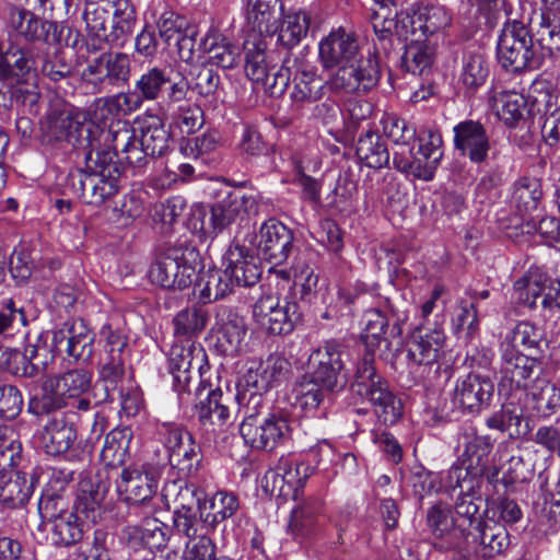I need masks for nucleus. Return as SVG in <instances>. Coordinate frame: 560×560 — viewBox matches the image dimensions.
Listing matches in <instances>:
<instances>
[{
	"label": "nucleus",
	"mask_w": 560,
	"mask_h": 560,
	"mask_svg": "<svg viewBox=\"0 0 560 560\" xmlns=\"http://www.w3.org/2000/svg\"><path fill=\"white\" fill-rule=\"evenodd\" d=\"M319 61L330 73L349 72L353 81L350 92H369L381 78L378 60L375 56H360L359 43L354 34L343 27L332 30L319 42Z\"/></svg>",
	"instance_id": "nucleus-1"
},
{
	"label": "nucleus",
	"mask_w": 560,
	"mask_h": 560,
	"mask_svg": "<svg viewBox=\"0 0 560 560\" xmlns=\"http://www.w3.org/2000/svg\"><path fill=\"white\" fill-rule=\"evenodd\" d=\"M223 269L207 270L196 283L199 300L211 303L230 294L235 287L254 285L261 270L256 258L240 245L231 246L222 258Z\"/></svg>",
	"instance_id": "nucleus-2"
},
{
	"label": "nucleus",
	"mask_w": 560,
	"mask_h": 560,
	"mask_svg": "<svg viewBox=\"0 0 560 560\" xmlns=\"http://www.w3.org/2000/svg\"><path fill=\"white\" fill-rule=\"evenodd\" d=\"M118 154L109 142L100 149L88 151L85 168L70 174L73 191L88 205L102 206L118 192L120 168L114 161Z\"/></svg>",
	"instance_id": "nucleus-3"
},
{
	"label": "nucleus",
	"mask_w": 560,
	"mask_h": 560,
	"mask_svg": "<svg viewBox=\"0 0 560 560\" xmlns=\"http://www.w3.org/2000/svg\"><path fill=\"white\" fill-rule=\"evenodd\" d=\"M108 132L112 149L131 166H141L147 156H161L168 149L170 133L158 116L145 117L139 132L126 124H117Z\"/></svg>",
	"instance_id": "nucleus-4"
},
{
	"label": "nucleus",
	"mask_w": 560,
	"mask_h": 560,
	"mask_svg": "<svg viewBox=\"0 0 560 560\" xmlns=\"http://www.w3.org/2000/svg\"><path fill=\"white\" fill-rule=\"evenodd\" d=\"M90 110L80 108L54 110L43 122V131L49 141L67 142L88 151L100 149L109 142L110 132L106 124L92 118Z\"/></svg>",
	"instance_id": "nucleus-5"
},
{
	"label": "nucleus",
	"mask_w": 560,
	"mask_h": 560,
	"mask_svg": "<svg viewBox=\"0 0 560 560\" xmlns=\"http://www.w3.org/2000/svg\"><path fill=\"white\" fill-rule=\"evenodd\" d=\"M349 72L329 73L326 80L317 75L311 66H299L293 77L291 98L298 104H311L326 97L325 102L316 107L317 115L324 119L336 116L337 97L342 94H352L353 84Z\"/></svg>",
	"instance_id": "nucleus-6"
},
{
	"label": "nucleus",
	"mask_w": 560,
	"mask_h": 560,
	"mask_svg": "<svg viewBox=\"0 0 560 560\" xmlns=\"http://www.w3.org/2000/svg\"><path fill=\"white\" fill-rule=\"evenodd\" d=\"M83 19L95 49L131 33L136 14L128 0H86Z\"/></svg>",
	"instance_id": "nucleus-7"
},
{
	"label": "nucleus",
	"mask_w": 560,
	"mask_h": 560,
	"mask_svg": "<svg viewBox=\"0 0 560 560\" xmlns=\"http://www.w3.org/2000/svg\"><path fill=\"white\" fill-rule=\"evenodd\" d=\"M351 390L369 400L378 422L389 425L401 418V400L389 389L387 381L376 372L372 357H363L358 363Z\"/></svg>",
	"instance_id": "nucleus-8"
},
{
	"label": "nucleus",
	"mask_w": 560,
	"mask_h": 560,
	"mask_svg": "<svg viewBox=\"0 0 560 560\" xmlns=\"http://www.w3.org/2000/svg\"><path fill=\"white\" fill-rule=\"evenodd\" d=\"M92 385V373L85 369H70L47 377L42 394L31 399L30 412L42 416L62 409L71 400L88 393Z\"/></svg>",
	"instance_id": "nucleus-9"
},
{
	"label": "nucleus",
	"mask_w": 560,
	"mask_h": 560,
	"mask_svg": "<svg viewBox=\"0 0 560 560\" xmlns=\"http://www.w3.org/2000/svg\"><path fill=\"white\" fill-rule=\"evenodd\" d=\"M199 264V253L194 247L174 246L151 266L149 278L164 289L183 290L197 279Z\"/></svg>",
	"instance_id": "nucleus-10"
},
{
	"label": "nucleus",
	"mask_w": 560,
	"mask_h": 560,
	"mask_svg": "<svg viewBox=\"0 0 560 560\" xmlns=\"http://www.w3.org/2000/svg\"><path fill=\"white\" fill-rule=\"evenodd\" d=\"M243 48L247 78L270 94L283 93L291 78V68L270 65L266 52L267 43L260 36L246 37Z\"/></svg>",
	"instance_id": "nucleus-11"
},
{
	"label": "nucleus",
	"mask_w": 560,
	"mask_h": 560,
	"mask_svg": "<svg viewBox=\"0 0 560 560\" xmlns=\"http://www.w3.org/2000/svg\"><path fill=\"white\" fill-rule=\"evenodd\" d=\"M501 378L500 392L521 396L528 390L534 383L541 380L544 371L540 362L530 355L523 354L518 349H513L509 343H501Z\"/></svg>",
	"instance_id": "nucleus-12"
},
{
	"label": "nucleus",
	"mask_w": 560,
	"mask_h": 560,
	"mask_svg": "<svg viewBox=\"0 0 560 560\" xmlns=\"http://www.w3.org/2000/svg\"><path fill=\"white\" fill-rule=\"evenodd\" d=\"M497 58L499 63L511 72L538 66L533 38L522 22L513 20L504 24L498 38Z\"/></svg>",
	"instance_id": "nucleus-13"
},
{
	"label": "nucleus",
	"mask_w": 560,
	"mask_h": 560,
	"mask_svg": "<svg viewBox=\"0 0 560 560\" xmlns=\"http://www.w3.org/2000/svg\"><path fill=\"white\" fill-rule=\"evenodd\" d=\"M255 323L269 335L284 336L294 330L302 318V312L296 301L288 296L262 295L253 306Z\"/></svg>",
	"instance_id": "nucleus-14"
},
{
	"label": "nucleus",
	"mask_w": 560,
	"mask_h": 560,
	"mask_svg": "<svg viewBox=\"0 0 560 560\" xmlns=\"http://www.w3.org/2000/svg\"><path fill=\"white\" fill-rule=\"evenodd\" d=\"M346 347L337 340L326 341L308 357V378L335 392L345 388L347 376L342 373Z\"/></svg>",
	"instance_id": "nucleus-15"
},
{
	"label": "nucleus",
	"mask_w": 560,
	"mask_h": 560,
	"mask_svg": "<svg viewBox=\"0 0 560 560\" xmlns=\"http://www.w3.org/2000/svg\"><path fill=\"white\" fill-rule=\"evenodd\" d=\"M206 361V352L200 345L190 339L174 343L168 354V369L173 376V388L178 394L180 401L190 395L189 384L196 369L201 374L202 364Z\"/></svg>",
	"instance_id": "nucleus-16"
},
{
	"label": "nucleus",
	"mask_w": 560,
	"mask_h": 560,
	"mask_svg": "<svg viewBox=\"0 0 560 560\" xmlns=\"http://www.w3.org/2000/svg\"><path fill=\"white\" fill-rule=\"evenodd\" d=\"M136 89L144 101H155L165 92L163 101L167 107L189 100L190 83L185 77L172 80L166 71L152 67L135 82Z\"/></svg>",
	"instance_id": "nucleus-17"
},
{
	"label": "nucleus",
	"mask_w": 560,
	"mask_h": 560,
	"mask_svg": "<svg viewBox=\"0 0 560 560\" xmlns=\"http://www.w3.org/2000/svg\"><path fill=\"white\" fill-rule=\"evenodd\" d=\"M130 77V59L124 52H105L93 59L82 72L83 80L96 92L125 84Z\"/></svg>",
	"instance_id": "nucleus-18"
},
{
	"label": "nucleus",
	"mask_w": 560,
	"mask_h": 560,
	"mask_svg": "<svg viewBox=\"0 0 560 560\" xmlns=\"http://www.w3.org/2000/svg\"><path fill=\"white\" fill-rule=\"evenodd\" d=\"M315 466L310 459H295L281 456L277 466L265 474V489L271 494H287L284 487L292 490L293 498H299V491L305 486L307 479L314 474Z\"/></svg>",
	"instance_id": "nucleus-19"
},
{
	"label": "nucleus",
	"mask_w": 560,
	"mask_h": 560,
	"mask_svg": "<svg viewBox=\"0 0 560 560\" xmlns=\"http://www.w3.org/2000/svg\"><path fill=\"white\" fill-rule=\"evenodd\" d=\"M156 28L167 49H174L184 62L194 60L197 31L186 18L165 11L156 21Z\"/></svg>",
	"instance_id": "nucleus-20"
},
{
	"label": "nucleus",
	"mask_w": 560,
	"mask_h": 560,
	"mask_svg": "<svg viewBox=\"0 0 560 560\" xmlns=\"http://www.w3.org/2000/svg\"><path fill=\"white\" fill-rule=\"evenodd\" d=\"M240 433L252 448L272 452L289 441L291 429L283 416L267 413L257 424L240 425Z\"/></svg>",
	"instance_id": "nucleus-21"
},
{
	"label": "nucleus",
	"mask_w": 560,
	"mask_h": 560,
	"mask_svg": "<svg viewBox=\"0 0 560 560\" xmlns=\"http://www.w3.org/2000/svg\"><path fill=\"white\" fill-rule=\"evenodd\" d=\"M291 364L282 355L273 353L266 360L254 362L241 378V390L265 395L290 373Z\"/></svg>",
	"instance_id": "nucleus-22"
},
{
	"label": "nucleus",
	"mask_w": 560,
	"mask_h": 560,
	"mask_svg": "<svg viewBox=\"0 0 560 560\" xmlns=\"http://www.w3.org/2000/svg\"><path fill=\"white\" fill-rule=\"evenodd\" d=\"M93 341L94 334L89 326L82 319H73L51 331L50 351L85 361L92 357Z\"/></svg>",
	"instance_id": "nucleus-23"
},
{
	"label": "nucleus",
	"mask_w": 560,
	"mask_h": 560,
	"mask_svg": "<svg viewBox=\"0 0 560 560\" xmlns=\"http://www.w3.org/2000/svg\"><path fill=\"white\" fill-rule=\"evenodd\" d=\"M255 244L259 257L278 266L289 258L293 246V233L282 222L269 219L260 226Z\"/></svg>",
	"instance_id": "nucleus-24"
},
{
	"label": "nucleus",
	"mask_w": 560,
	"mask_h": 560,
	"mask_svg": "<svg viewBox=\"0 0 560 560\" xmlns=\"http://www.w3.org/2000/svg\"><path fill=\"white\" fill-rule=\"evenodd\" d=\"M493 390V383L488 377L467 374L456 380L452 401L460 412L479 413L490 405Z\"/></svg>",
	"instance_id": "nucleus-25"
},
{
	"label": "nucleus",
	"mask_w": 560,
	"mask_h": 560,
	"mask_svg": "<svg viewBox=\"0 0 560 560\" xmlns=\"http://www.w3.org/2000/svg\"><path fill=\"white\" fill-rule=\"evenodd\" d=\"M492 448L493 440L490 435H475L466 442L462 455L463 466H453L448 470L447 478L453 491L463 488L462 480L467 482L471 470L481 474L488 467Z\"/></svg>",
	"instance_id": "nucleus-26"
},
{
	"label": "nucleus",
	"mask_w": 560,
	"mask_h": 560,
	"mask_svg": "<svg viewBox=\"0 0 560 560\" xmlns=\"http://www.w3.org/2000/svg\"><path fill=\"white\" fill-rule=\"evenodd\" d=\"M454 148L472 163L488 159L491 142L486 127L478 120L466 119L453 128Z\"/></svg>",
	"instance_id": "nucleus-27"
},
{
	"label": "nucleus",
	"mask_w": 560,
	"mask_h": 560,
	"mask_svg": "<svg viewBox=\"0 0 560 560\" xmlns=\"http://www.w3.org/2000/svg\"><path fill=\"white\" fill-rule=\"evenodd\" d=\"M334 392L304 375L293 385L290 398L293 406L299 408L304 416L324 418L331 404Z\"/></svg>",
	"instance_id": "nucleus-28"
},
{
	"label": "nucleus",
	"mask_w": 560,
	"mask_h": 560,
	"mask_svg": "<svg viewBox=\"0 0 560 560\" xmlns=\"http://www.w3.org/2000/svg\"><path fill=\"white\" fill-rule=\"evenodd\" d=\"M444 343L445 335L441 326L421 324L413 332L407 357L416 365L436 363L443 353Z\"/></svg>",
	"instance_id": "nucleus-29"
},
{
	"label": "nucleus",
	"mask_w": 560,
	"mask_h": 560,
	"mask_svg": "<svg viewBox=\"0 0 560 560\" xmlns=\"http://www.w3.org/2000/svg\"><path fill=\"white\" fill-rule=\"evenodd\" d=\"M410 26H407L408 38L410 36L430 37L442 34L452 25V13L442 4H422L411 9Z\"/></svg>",
	"instance_id": "nucleus-30"
},
{
	"label": "nucleus",
	"mask_w": 560,
	"mask_h": 560,
	"mask_svg": "<svg viewBox=\"0 0 560 560\" xmlns=\"http://www.w3.org/2000/svg\"><path fill=\"white\" fill-rule=\"evenodd\" d=\"M40 51L33 46H21L11 43L5 49V59L0 72L2 79H14L18 82H27L37 78V59Z\"/></svg>",
	"instance_id": "nucleus-31"
},
{
	"label": "nucleus",
	"mask_w": 560,
	"mask_h": 560,
	"mask_svg": "<svg viewBox=\"0 0 560 560\" xmlns=\"http://www.w3.org/2000/svg\"><path fill=\"white\" fill-rule=\"evenodd\" d=\"M378 8L373 11L372 25L380 40H385L393 34L408 40L407 26H410V11L397 12L392 0L377 1Z\"/></svg>",
	"instance_id": "nucleus-32"
},
{
	"label": "nucleus",
	"mask_w": 560,
	"mask_h": 560,
	"mask_svg": "<svg viewBox=\"0 0 560 560\" xmlns=\"http://www.w3.org/2000/svg\"><path fill=\"white\" fill-rule=\"evenodd\" d=\"M115 483L119 495L131 504L144 503L158 489V481L151 474L130 467L121 470Z\"/></svg>",
	"instance_id": "nucleus-33"
},
{
	"label": "nucleus",
	"mask_w": 560,
	"mask_h": 560,
	"mask_svg": "<svg viewBox=\"0 0 560 560\" xmlns=\"http://www.w3.org/2000/svg\"><path fill=\"white\" fill-rule=\"evenodd\" d=\"M10 25L28 42L51 43L57 40V24L43 21L33 12L13 8L10 12Z\"/></svg>",
	"instance_id": "nucleus-34"
},
{
	"label": "nucleus",
	"mask_w": 560,
	"mask_h": 560,
	"mask_svg": "<svg viewBox=\"0 0 560 560\" xmlns=\"http://www.w3.org/2000/svg\"><path fill=\"white\" fill-rule=\"evenodd\" d=\"M231 402L230 393H224L221 388L209 389L206 398L196 406L200 424L211 431L225 425L231 419Z\"/></svg>",
	"instance_id": "nucleus-35"
},
{
	"label": "nucleus",
	"mask_w": 560,
	"mask_h": 560,
	"mask_svg": "<svg viewBox=\"0 0 560 560\" xmlns=\"http://www.w3.org/2000/svg\"><path fill=\"white\" fill-rule=\"evenodd\" d=\"M77 441V429L65 416L51 418L39 435V445L48 455L59 456L70 452Z\"/></svg>",
	"instance_id": "nucleus-36"
},
{
	"label": "nucleus",
	"mask_w": 560,
	"mask_h": 560,
	"mask_svg": "<svg viewBox=\"0 0 560 560\" xmlns=\"http://www.w3.org/2000/svg\"><path fill=\"white\" fill-rule=\"evenodd\" d=\"M364 335L363 342L366 349L364 357L370 355L374 360L376 351L380 357H385L392 347V342L387 336L388 317L387 314L380 308H370L363 315Z\"/></svg>",
	"instance_id": "nucleus-37"
},
{
	"label": "nucleus",
	"mask_w": 560,
	"mask_h": 560,
	"mask_svg": "<svg viewBox=\"0 0 560 560\" xmlns=\"http://www.w3.org/2000/svg\"><path fill=\"white\" fill-rule=\"evenodd\" d=\"M245 335L244 318L236 313L229 312L222 315L218 322L214 347L221 354L233 357L240 352Z\"/></svg>",
	"instance_id": "nucleus-38"
},
{
	"label": "nucleus",
	"mask_w": 560,
	"mask_h": 560,
	"mask_svg": "<svg viewBox=\"0 0 560 560\" xmlns=\"http://www.w3.org/2000/svg\"><path fill=\"white\" fill-rule=\"evenodd\" d=\"M529 416L550 417L560 407V389L542 377L523 394Z\"/></svg>",
	"instance_id": "nucleus-39"
},
{
	"label": "nucleus",
	"mask_w": 560,
	"mask_h": 560,
	"mask_svg": "<svg viewBox=\"0 0 560 560\" xmlns=\"http://www.w3.org/2000/svg\"><path fill=\"white\" fill-rule=\"evenodd\" d=\"M125 537L128 546L133 550L140 548L160 550L166 546L168 527L156 518H148L139 526H128Z\"/></svg>",
	"instance_id": "nucleus-40"
},
{
	"label": "nucleus",
	"mask_w": 560,
	"mask_h": 560,
	"mask_svg": "<svg viewBox=\"0 0 560 560\" xmlns=\"http://www.w3.org/2000/svg\"><path fill=\"white\" fill-rule=\"evenodd\" d=\"M104 500V493L100 490L97 483L90 478H82L79 481L75 500L73 502L72 514L86 523H96L101 517V504Z\"/></svg>",
	"instance_id": "nucleus-41"
},
{
	"label": "nucleus",
	"mask_w": 560,
	"mask_h": 560,
	"mask_svg": "<svg viewBox=\"0 0 560 560\" xmlns=\"http://www.w3.org/2000/svg\"><path fill=\"white\" fill-rule=\"evenodd\" d=\"M472 539L479 541V553L485 559H493L497 556L504 555L511 545L506 528L493 521L477 526Z\"/></svg>",
	"instance_id": "nucleus-42"
},
{
	"label": "nucleus",
	"mask_w": 560,
	"mask_h": 560,
	"mask_svg": "<svg viewBox=\"0 0 560 560\" xmlns=\"http://www.w3.org/2000/svg\"><path fill=\"white\" fill-rule=\"evenodd\" d=\"M199 51L208 55V60L223 69L233 68L240 58V48L233 45L218 31L211 30L201 39Z\"/></svg>",
	"instance_id": "nucleus-43"
},
{
	"label": "nucleus",
	"mask_w": 560,
	"mask_h": 560,
	"mask_svg": "<svg viewBox=\"0 0 560 560\" xmlns=\"http://www.w3.org/2000/svg\"><path fill=\"white\" fill-rule=\"evenodd\" d=\"M521 396L510 394L501 409L494 411L486 419L487 428L506 432L510 438H517L522 434L521 424L524 418V408L520 405Z\"/></svg>",
	"instance_id": "nucleus-44"
},
{
	"label": "nucleus",
	"mask_w": 560,
	"mask_h": 560,
	"mask_svg": "<svg viewBox=\"0 0 560 560\" xmlns=\"http://www.w3.org/2000/svg\"><path fill=\"white\" fill-rule=\"evenodd\" d=\"M459 488L457 501L455 503V526L464 536H472L477 526H482L486 521H481L479 514V505L475 502L474 497L469 493L472 489V480L463 482Z\"/></svg>",
	"instance_id": "nucleus-45"
},
{
	"label": "nucleus",
	"mask_w": 560,
	"mask_h": 560,
	"mask_svg": "<svg viewBox=\"0 0 560 560\" xmlns=\"http://www.w3.org/2000/svg\"><path fill=\"white\" fill-rule=\"evenodd\" d=\"M489 72L488 59L480 48L467 50L463 55L459 82L467 93H475L482 86L489 77Z\"/></svg>",
	"instance_id": "nucleus-46"
},
{
	"label": "nucleus",
	"mask_w": 560,
	"mask_h": 560,
	"mask_svg": "<svg viewBox=\"0 0 560 560\" xmlns=\"http://www.w3.org/2000/svg\"><path fill=\"white\" fill-rule=\"evenodd\" d=\"M408 40L410 43L406 46L401 58L402 67L412 74L422 75L430 71L433 65L435 45L417 36H410Z\"/></svg>",
	"instance_id": "nucleus-47"
},
{
	"label": "nucleus",
	"mask_w": 560,
	"mask_h": 560,
	"mask_svg": "<svg viewBox=\"0 0 560 560\" xmlns=\"http://www.w3.org/2000/svg\"><path fill=\"white\" fill-rule=\"evenodd\" d=\"M322 502L318 499H307L291 512L289 529L296 538H310L318 527V516Z\"/></svg>",
	"instance_id": "nucleus-48"
},
{
	"label": "nucleus",
	"mask_w": 560,
	"mask_h": 560,
	"mask_svg": "<svg viewBox=\"0 0 560 560\" xmlns=\"http://www.w3.org/2000/svg\"><path fill=\"white\" fill-rule=\"evenodd\" d=\"M164 495L167 500H172L175 510H199V515H203L207 510V502H202L205 498L203 491L195 483L184 480L173 481L164 487Z\"/></svg>",
	"instance_id": "nucleus-49"
},
{
	"label": "nucleus",
	"mask_w": 560,
	"mask_h": 560,
	"mask_svg": "<svg viewBox=\"0 0 560 560\" xmlns=\"http://www.w3.org/2000/svg\"><path fill=\"white\" fill-rule=\"evenodd\" d=\"M280 14L273 5L265 1H256L247 12V25L249 32L246 37L273 36L278 32V21Z\"/></svg>",
	"instance_id": "nucleus-50"
},
{
	"label": "nucleus",
	"mask_w": 560,
	"mask_h": 560,
	"mask_svg": "<svg viewBox=\"0 0 560 560\" xmlns=\"http://www.w3.org/2000/svg\"><path fill=\"white\" fill-rule=\"evenodd\" d=\"M131 431L127 428L114 429L105 438L100 454L101 462L109 468L122 466L129 456Z\"/></svg>",
	"instance_id": "nucleus-51"
},
{
	"label": "nucleus",
	"mask_w": 560,
	"mask_h": 560,
	"mask_svg": "<svg viewBox=\"0 0 560 560\" xmlns=\"http://www.w3.org/2000/svg\"><path fill=\"white\" fill-rule=\"evenodd\" d=\"M355 153L359 160L371 168H382L389 163V152L385 142L373 131L360 136Z\"/></svg>",
	"instance_id": "nucleus-52"
},
{
	"label": "nucleus",
	"mask_w": 560,
	"mask_h": 560,
	"mask_svg": "<svg viewBox=\"0 0 560 560\" xmlns=\"http://www.w3.org/2000/svg\"><path fill=\"white\" fill-rule=\"evenodd\" d=\"M541 182L535 177H522L513 185L512 202L522 214H532L541 202Z\"/></svg>",
	"instance_id": "nucleus-53"
},
{
	"label": "nucleus",
	"mask_w": 560,
	"mask_h": 560,
	"mask_svg": "<svg viewBox=\"0 0 560 560\" xmlns=\"http://www.w3.org/2000/svg\"><path fill=\"white\" fill-rule=\"evenodd\" d=\"M238 509V498L234 493L219 491L209 500L201 517L206 526L214 529L217 525L232 517Z\"/></svg>",
	"instance_id": "nucleus-54"
},
{
	"label": "nucleus",
	"mask_w": 560,
	"mask_h": 560,
	"mask_svg": "<svg viewBox=\"0 0 560 560\" xmlns=\"http://www.w3.org/2000/svg\"><path fill=\"white\" fill-rule=\"evenodd\" d=\"M100 381L105 390L104 399L129 385L131 381L126 375L125 358H101Z\"/></svg>",
	"instance_id": "nucleus-55"
},
{
	"label": "nucleus",
	"mask_w": 560,
	"mask_h": 560,
	"mask_svg": "<svg viewBox=\"0 0 560 560\" xmlns=\"http://www.w3.org/2000/svg\"><path fill=\"white\" fill-rule=\"evenodd\" d=\"M33 486L25 475L16 472L0 480V503L13 509L24 505L31 498Z\"/></svg>",
	"instance_id": "nucleus-56"
},
{
	"label": "nucleus",
	"mask_w": 560,
	"mask_h": 560,
	"mask_svg": "<svg viewBox=\"0 0 560 560\" xmlns=\"http://www.w3.org/2000/svg\"><path fill=\"white\" fill-rule=\"evenodd\" d=\"M310 26V16L305 11L290 12L278 24V43L284 48L296 46L306 36Z\"/></svg>",
	"instance_id": "nucleus-57"
},
{
	"label": "nucleus",
	"mask_w": 560,
	"mask_h": 560,
	"mask_svg": "<svg viewBox=\"0 0 560 560\" xmlns=\"http://www.w3.org/2000/svg\"><path fill=\"white\" fill-rule=\"evenodd\" d=\"M143 97H141L140 92H138L135 85L132 91L119 93L110 101L97 100L92 106L93 115L95 119H104L110 113L112 107H115L124 115H128L138 110L143 105Z\"/></svg>",
	"instance_id": "nucleus-58"
},
{
	"label": "nucleus",
	"mask_w": 560,
	"mask_h": 560,
	"mask_svg": "<svg viewBox=\"0 0 560 560\" xmlns=\"http://www.w3.org/2000/svg\"><path fill=\"white\" fill-rule=\"evenodd\" d=\"M493 106L498 117L512 127L524 117L526 100L517 92H501L493 96Z\"/></svg>",
	"instance_id": "nucleus-59"
},
{
	"label": "nucleus",
	"mask_w": 560,
	"mask_h": 560,
	"mask_svg": "<svg viewBox=\"0 0 560 560\" xmlns=\"http://www.w3.org/2000/svg\"><path fill=\"white\" fill-rule=\"evenodd\" d=\"M168 462L172 467L177 468L186 476L197 472L201 462L200 446L195 442L192 435L168 455Z\"/></svg>",
	"instance_id": "nucleus-60"
},
{
	"label": "nucleus",
	"mask_w": 560,
	"mask_h": 560,
	"mask_svg": "<svg viewBox=\"0 0 560 560\" xmlns=\"http://www.w3.org/2000/svg\"><path fill=\"white\" fill-rule=\"evenodd\" d=\"M83 522L84 521L77 518L72 513L57 518L51 523L50 527L52 542L66 546L78 542L83 536Z\"/></svg>",
	"instance_id": "nucleus-61"
},
{
	"label": "nucleus",
	"mask_w": 560,
	"mask_h": 560,
	"mask_svg": "<svg viewBox=\"0 0 560 560\" xmlns=\"http://www.w3.org/2000/svg\"><path fill=\"white\" fill-rule=\"evenodd\" d=\"M40 363L30 362L18 349H0V365L13 375L33 377L40 371Z\"/></svg>",
	"instance_id": "nucleus-62"
},
{
	"label": "nucleus",
	"mask_w": 560,
	"mask_h": 560,
	"mask_svg": "<svg viewBox=\"0 0 560 560\" xmlns=\"http://www.w3.org/2000/svg\"><path fill=\"white\" fill-rule=\"evenodd\" d=\"M542 341V331L539 327L529 322L518 323L504 338L501 343H509L513 349L523 347L525 349H537Z\"/></svg>",
	"instance_id": "nucleus-63"
},
{
	"label": "nucleus",
	"mask_w": 560,
	"mask_h": 560,
	"mask_svg": "<svg viewBox=\"0 0 560 560\" xmlns=\"http://www.w3.org/2000/svg\"><path fill=\"white\" fill-rule=\"evenodd\" d=\"M235 399L240 407L238 412L243 416V421L240 425L257 424L264 417L262 411L266 408L262 395L237 389Z\"/></svg>",
	"instance_id": "nucleus-64"
}]
</instances>
